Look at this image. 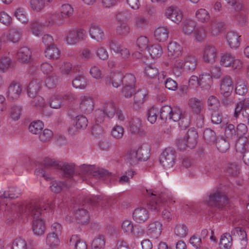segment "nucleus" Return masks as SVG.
<instances>
[{
	"mask_svg": "<svg viewBox=\"0 0 249 249\" xmlns=\"http://www.w3.org/2000/svg\"><path fill=\"white\" fill-rule=\"evenodd\" d=\"M19 210L25 215H30L33 218V230L35 234L41 235L44 233L45 224L40 217L42 209L35 202L26 203L21 205Z\"/></svg>",
	"mask_w": 249,
	"mask_h": 249,
	"instance_id": "nucleus-1",
	"label": "nucleus"
},
{
	"mask_svg": "<svg viewBox=\"0 0 249 249\" xmlns=\"http://www.w3.org/2000/svg\"><path fill=\"white\" fill-rule=\"evenodd\" d=\"M150 197H153L151 200L148 203V208L154 211L160 210V206L173 204L175 201L169 197L166 194L155 191V190H146Z\"/></svg>",
	"mask_w": 249,
	"mask_h": 249,
	"instance_id": "nucleus-2",
	"label": "nucleus"
},
{
	"mask_svg": "<svg viewBox=\"0 0 249 249\" xmlns=\"http://www.w3.org/2000/svg\"><path fill=\"white\" fill-rule=\"evenodd\" d=\"M81 176H92L95 178H101L108 183L112 178L111 173L102 168H96L94 166L83 164L80 167Z\"/></svg>",
	"mask_w": 249,
	"mask_h": 249,
	"instance_id": "nucleus-3",
	"label": "nucleus"
},
{
	"mask_svg": "<svg viewBox=\"0 0 249 249\" xmlns=\"http://www.w3.org/2000/svg\"><path fill=\"white\" fill-rule=\"evenodd\" d=\"M43 165L45 168L60 169L63 176L66 178L72 177L74 172V165L72 164L64 163L60 164L54 159H51L48 157L44 159Z\"/></svg>",
	"mask_w": 249,
	"mask_h": 249,
	"instance_id": "nucleus-4",
	"label": "nucleus"
},
{
	"mask_svg": "<svg viewBox=\"0 0 249 249\" xmlns=\"http://www.w3.org/2000/svg\"><path fill=\"white\" fill-rule=\"evenodd\" d=\"M228 203V198L226 194L218 190L211 193L207 201L209 206L216 208L219 210H222Z\"/></svg>",
	"mask_w": 249,
	"mask_h": 249,
	"instance_id": "nucleus-5",
	"label": "nucleus"
},
{
	"mask_svg": "<svg viewBox=\"0 0 249 249\" xmlns=\"http://www.w3.org/2000/svg\"><path fill=\"white\" fill-rule=\"evenodd\" d=\"M176 157L175 150L171 147H168L161 154L160 161L165 168H170L175 163Z\"/></svg>",
	"mask_w": 249,
	"mask_h": 249,
	"instance_id": "nucleus-6",
	"label": "nucleus"
},
{
	"mask_svg": "<svg viewBox=\"0 0 249 249\" xmlns=\"http://www.w3.org/2000/svg\"><path fill=\"white\" fill-rule=\"evenodd\" d=\"M240 114L247 118L249 124V98H246L235 105L233 116L237 118Z\"/></svg>",
	"mask_w": 249,
	"mask_h": 249,
	"instance_id": "nucleus-7",
	"label": "nucleus"
},
{
	"mask_svg": "<svg viewBox=\"0 0 249 249\" xmlns=\"http://www.w3.org/2000/svg\"><path fill=\"white\" fill-rule=\"evenodd\" d=\"M217 54V50L213 45L207 44L203 50V59L206 63H213L214 62Z\"/></svg>",
	"mask_w": 249,
	"mask_h": 249,
	"instance_id": "nucleus-8",
	"label": "nucleus"
},
{
	"mask_svg": "<svg viewBox=\"0 0 249 249\" xmlns=\"http://www.w3.org/2000/svg\"><path fill=\"white\" fill-rule=\"evenodd\" d=\"M129 131L132 134L140 136H144L146 134V132L142 125V121L138 118H133L130 121Z\"/></svg>",
	"mask_w": 249,
	"mask_h": 249,
	"instance_id": "nucleus-9",
	"label": "nucleus"
},
{
	"mask_svg": "<svg viewBox=\"0 0 249 249\" xmlns=\"http://www.w3.org/2000/svg\"><path fill=\"white\" fill-rule=\"evenodd\" d=\"M86 33L83 29L70 31L66 38V41L69 44H75L84 39Z\"/></svg>",
	"mask_w": 249,
	"mask_h": 249,
	"instance_id": "nucleus-10",
	"label": "nucleus"
},
{
	"mask_svg": "<svg viewBox=\"0 0 249 249\" xmlns=\"http://www.w3.org/2000/svg\"><path fill=\"white\" fill-rule=\"evenodd\" d=\"M21 88L20 84L15 81H13L8 87L7 91V97L10 101L17 100L21 93Z\"/></svg>",
	"mask_w": 249,
	"mask_h": 249,
	"instance_id": "nucleus-11",
	"label": "nucleus"
},
{
	"mask_svg": "<svg viewBox=\"0 0 249 249\" xmlns=\"http://www.w3.org/2000/svg\"><path fill=\"white\" fill-rule=\"evenodd\" d=\"M233 89V84L231 76L227 75L221 79L220 89L222 95L231 94Z\"/></svg>",
	"mask_w": 249,
	"mask_h": 249,
	"instance_id": "nucleus-12",
	"label": "nucleus"
},
{
	"mask_svg": "<svg viewBox=\"0 0 249 249\" xmlns=\"http://www.w3.org/2000/svg\"><path fill=\"white\" fill-rule=\"evenodd\" d=\"M18 60L22 64H28L31 60L32 53L29 48L23 47L19 49L17 53Z\"/></svg>",
	"mask_w": 249,
	"mask_h": 249,
	"instance_id": "nucleus-13",
	"label": "nucleus"
},
{
	"mask_svg": "<svg viewBox=\"0 0 249 249\" xmlns=\"http://www.w3.org/2000/svg\"><path fill=\"white\" fill-rule=\"evenodd\" d=\"M188 105L191 111L196 115L200 114L203 108L202 101L196 97L190 98L188 100Z\"/></svg>",
	"mask_w": 249,
	"mask_h": 249,
	"instance_id": "nucleus-14",
	"label": "nucleus"
},
{
	"mask_svg": "<svg viewBox=\"0 0 249 249\" xmlns=\"http://www.w3.org/2000/svg\"><path fill=\"white\" fill-rule=\"evenodd\" d=\"M90 205L97 208L103 209L108 206V202L107 198L100 196H93L87 200Z\"/></svg>",
	"mask_w": 249,
	"mask_h": 249,
	"instance_id": "nucleus-15",
	"label": "nucleus"
},
{
	"mask_svg": "<svg viewBox=\"0 0 249 249\" xmlns=\"http://www.w3.org/2000/svg\"><path fill=\"white\" fill-rule=\"evenodd\" d=\"M75 218L77 223L80 224L88 223L89 220V215L88 211L84 208H79L74 213Z\"/></svg>",
	"mask_w": 249,
	"mask_h": 249,
	"instance_id": "nucleus-16",
	"label": "nucleus"
},
{
	"mask_svg": "<svg viewBox=\"0 0 249 249\" xmlns=\"http://www.w3.org/2000/svg\"><path fill=\"white\" fill-rule=\"evenodd\" d=\"M94 103L92 98L89 96H84L81 98L80 105L81 110L85 113H89L93 110Z\"/></svg>",
	"mask_w": 249,
	"mask_h": 249,
	"instance_id": "nucleus-17",
	"label": "nucleus"
},
{
	"mask_svg": "<svg viewBox=\"0 0 249 249\" xmlns=\"http://www.w3.org/2000/svg\"><path fill=\"white\" fill-rule=\"evenodd\" d=\"M162 224L159 221L150 223L147 227V233L154 238H157L160 235Z\"/></svg>",
	"mask_w": 249,
	"mask_h": 249,
	"instance_id": "nucleus-18",
	"label": "nucleus"
},
{
	"mask_svg": "<svg viewBox=\"0 0 249 249\" xmlns=\"http://www.w3.org/2000/svg\"><path fill=\"white\" fill-rule=\"evenodd\" d=\"M89 33L91 38L97 41L102 40L104 37V32L102 28L94 23L91 24Z\"/></svg>",
	"mask_w": 249,
	"mask_h": 249,
	"instance_id": "nucleus-19",
	"label": "nucleus"
},
{
	"mask_svg": "<svg viewBox=\"0 0 249 249\" xmlns=\"http://www.w3.org/2000/svg\"><path fill=\"white\" fill-rule=\"evenodd\" d=\"M165 14L168 18L177 24L180 23L182 18L181 12L172 7H169L166 10Z\"/></svg>",
	"mask_w": 249,
	"mask_h": 249,
	"instance_id": "nucleus-20",
	"label": "nucleus"
},
{
	"mask_svg": "<svg viewBox=\"0 0 249 249\" xmlns=\"http://www.w3.org/2000/svg\"><path fill=\"white\" fill-rule=\"evenodd\" d=\"M147 95V91L143 89L135 92L134 94V107L137 109L139 108L145 101L146 96Z\"/></svg>",
	"mask_w": 249,
	"mask_h": 249,
	"instance_id": "nucleus-21",
	"label": "nucleus"
},
{
	"mask_svg": "<svg viewBox=\"0 0 249 249\" xmlns=\"http://www.w3.org/2000/svg\"><path fill=\"white\" fill-rule=\"evenodd\" d=\"M133 218L137 222H143L148 219L149 214L146 209L138 208L134 210Z\"/></svg>",
	"mask_w": 249,
	"mask_h": 249,
	"instance_id": "nucleus-22",
	"label": "nucleus"
},
{
	"mask_svg": "<svg viewBox=\"0 0 249 249\" xmlns=\"http://www.w3.org/2000/svg\"><path fill=\"white\" fill-rule=\"evenodd\" d=\"M224 27V22L215 20H212L209 27V33L212 36H217L222 32Z\"/></svg>",
	"mask_w": 249,
	"mask_h": 249,
	"instance_id": "nucleus-23",
	"label": "nucleus"
},
{
	"mask_svg": "<svg viewBox=\"0 0 249 249\" xmlns=\"http://www.w3.org/2000/svg\"><path fill=\"white\" fill-rule=\"evenodd\" d=\"M184 137L188 143L189 148L192 149L196 146L198 136L194 129H189Z\"/></svg>",
	"mask_w": 249,
	"mask_h": 249,
	"instance_id": "nucleus-24",
	"label": "nucleus"
},
{
	"mask_svg": "<svg viewBox=\"0 0 249 249\" xmlns=\"http://www.w3.org/2000/svg\"><path fill=\"white\" fill-rule=\"evenodd\" d=\"M240 37L234 31L228 32L226 35V39L231 48H237L240 45Z\"/></svg>",
	"mask_w": 249,
	"mask_h": 249,
	"instance_id": "nucleus-25",
	"label": "nucleus"
},
{
	"mask_svg": "<svg viewBox=\"0 0 249 249\" xmlns=\"http://www.w3.org/2000/svg\"><path fill=\"white\" fill-rule=\"evenodd\" d=\"M53 0H30V6L34 11H42L49 3Z\"/></svg>",
	"mask_w": 249,
	"mask_h": 249,
	"instance_id": "nucleus-26",
	"label": "nucleus"
},
{
	"mask_svg": "<svg viewBox=\"0 0 249 249\" xmlns=\"http://www.w3.org/2000/svg\"><path fill=\"white\" fill-rule=\"evenodd\" d=\"M41 83V81L37 79L33 80L30 83L27 89L29 96L33 98L36 96L40 89Z\"/></svg>",
	"mask_w": 249,
	"mask_h": 249,
	"instance_id": "nucleus-27",
	"label": "nucleus"
},
{
	"mask_svg": "<svg viewBox=\"0 0 249 249\" xmlns=\"http://www.w3.org/2000/svg\"><path fill=\"white\" fill-rule=\"evenodd\" d=\"M106 83L118 88L121 84H123V76L120 73H114L110 77L107 78Z\"/></svg>",
	"mask_w": 249,
	"mask_h": 249,
	"instance_id": "nucleus-28",
	"label": "nucleus"
},
{
	"mask_svg": "<svg viewBox=\"0 0 249 249\" xmlns=\"http://www.w3.org/2000/svg\"><path fill=\"white\" fill-rule=\"evenodd\" d=\"M169 56L178 57L181 55L182 51V47L176 42H170L168 45Z\"/></svg>",
	"mask_w": 249,
	"mask_h": 249,
	"instance_id": "nucleus-29",
	"label": "nucleus"
},
{
	"mask_svg": "<svg viewBox=\"0 0 249 249\" xmlns=\"http://www.w3.org/2000/svg\"><path fill=\"white\" fill-rule=\"evenodd\" d=\"M203 139L205 142L210 145L214 144L217 140L215 132L210 128H206L204 131Z\"/></svg>",
	"mask_w": 249,
	"mask_h": 249,
	"instance_id": "nucleus-30",
	"label": "nucleus"
},
{
	"mask_svg": "<svg viewBox=\"0 0 249 249\" xmlns=\"http://www.w3.org/2000/svg\"><path fill=\"white\" fill-rule=\"evenodd\" d=\"M45 56L50 59L54 60L59 58L60 54V51L57 48L56 45L46 48L45 52Z\"/></svg>",
	"mask_w": 249,
	"mask_h": 249,
	"instance_id": "nucleus-31",
	"label": "nucleus"
},
{
	"mask_svg": "<svg viewBox=\"0 0 249 249\" xmlns=\"http://www.w3.org/2000/svg\"><path fill=\"white\" fill-rule=\"evenodd\" d=\"M235 92L239 95H244L247 93V82L245 79L238 78L236 83Z\"/></svg>",
	"mask_w": 249,
	"mask_h": 249,
	"instance_id": "nucleus-32",
	"label": "nucleus"
},
{
	"mask_svg": "<svg viewBox=\"0 0 249 249\" xmlns=\"http://www.w3.org/2000/svg\"><path fill=\"white\" fill-rule=\"evenodd\" d=\"M212 84L213 80L212 78L210 76V74L200 75L199 86L202 89L207 90L210 89Z\"/></svg>",
	"mask_w": 249,
	"mask_h": 249,
	"instance_id": "nucleus-33",
	"label": "nucleus"
},
{
	"mask_svg": "<svg viewBox=\"0 0 249 249\" xmlns=\"http://www.w3.org/2000/svg\"><path fill=\"white\" fill-rule=\"evenodd\" d=\"M232 245V238L229 233H225L221 236L219 245L222 249H229Z\"/></svg>",
	"mask_w": 249,
	"mask_h": 249,
	"instance_id": "nucleus-34",
	"label": "nucleus"
},
{
	"mask_svg": "<svg viewBox=\"0 0 249 249\" xmlns=\"http://www.w3.org/2000/svg\"><path fill=\"white\" fill-rule=\"evenodd\" d=\"M22 31L19 28H13L10 29L7 34V38L8 40L16 43L18 42L21 36Z\"/></svg>",
	"mask_w": 249,
	"mask_h": 249,
	"instance_id": "nucleus-35",
	"label": "nucleus"
},
{
	"mask_svg": "<svg viewBox=\"0 0 249 249\" xmlns=\"http://www.w3.org/2000/svg\"><path fill=\"white\" fill-rule=\"evenodd\" d=\"M169 31L165 27H159L154 32V36L156 40L160 42H163L167 40L168 37Z\"/></svg>",
	"mask_w": 249,
	"mask_h": 249,
	"instance_id": "nucleus-36",
	"label": "nucleus"
},
{
	"mask_svg": "<svg viewBox=\"0 0 249 249\" xmlns=\"http://www.w3.org/2000/svg\"><path fill=\"white\" fill-rule=\"evenodd\" d=\"M197 65V59L195 56L188 55L184 60V66L191 71L195 70Z\"/></svg>",
	"mask_w": 249,
	"mask_h": 249,
	"instance_id": "nucleus-37",
	"label": "nucleus"
},
{
	"mask_svg": "<svg viewBox=\"0 0 249 249\" xmlns=\"http://www.w3.org/2000/svg\"><path fill=\"white\" fill-rule=\"evenodd\" d=\"M147 51L151 57L153 59L160 57L162 54V48L159 44H154L149 46Z\"/></svg>",
	"mask_w": 249,
	"mask_h": 249,
	"instance_id": "nucleus-38",
	"label": "nucleus"
},
{
	"mask_svg": "<svg viewBox=\"0 0 249 249\" xmlns=\"http://www.w3.org/2000/svg\"><path fill=\"white\" fill-rule=\"evenodd\" d=\"M105 238L103 235H99L92 241V249H104L105 247Z\"/></svg>",
	"mask_w": 249,
	"mask_h": 249,
	"instance_id": "nucleus-39",
	"label": "nucleus"
},
{
	"mask_svg": "<svg viewBox=\"0 0 249 249\" xmlns=\"http://www.w3.org/2000/svg\"><path fill=\"white\" fill-rule=\"evenodd\" d=\"M69 186L64 181H53L50 188L51 191L55 193H59L62 190L67 189Z\"/></svg>",
	"mask_w": 249,
	"mask_h": 249,
	"instance_id": "nucleus-40",
	"label": "nucleus"
},
{
	"mask_svg": "<svg viewBox=\"0 0 249 249\" xmlns=\"http://www.w3.org/2000/svg\"><path fill=\"white\" fill-rule=\"evenodd\" d=\"M43 124L40 121H36L32 122L28 127L29 131L33 134H39L43 128Z\"/></svg>",
	"mask_w": 249,
	"mask_h": 249,
	"instance_id": "nucleus-41",
	"label": "nucleus"
},
{
	"mask_svg": "<svg viewBox=\"0 0 249 249\" xmlns=\"http://www.w3.org/2000/svg\"><path fill=\"white\" fill-rule=\"evenodd\" d=\"M136 151L140 161H146L150 157L149 149L146 146H141Z\"/></svg>",
	"mask_w": 249,
	"mask_h": 249,
	"instance_id": "nucleus-42",
	"label": "nucleus"
},
{
	"mask_svg": "<svg viewBox=\"0 0 249 249\" xmlns=\"http://www.w3.org/2000/svg\"><path fill=\"white\" fill-rule=\"evenodd\" d=\"M182 26L184 34L189 35L194 31L196 28V23L192 20L188 19L183 22Z\"/></svg>",
	"mask_w": 249,
	"mask_h": 249,
	"instance_id": "nucleus-43",
	"label": "nucleus"
},
{
	"mask_svg": "<svg viewBox=\"0 0 249 249\" xmlns=\"http://www.w3.org/2000/svg\"><path fill=\"white\" fill-rule=\"evenodd\" d=\"M217 149L222 153L226 152L230 148L229 142L225 138H220L216 142Z\"/></svg>",
	"mask_w": 249,
	"mask_h": 249,
	"instance_id": "nucleus-44",
	"label": "nucleus"
},
{
	"mask_svg": "<svg viewBox=\"0 0 249 249\" xmlns=\"http://www.w3.org/2000/svg\"><path fill=\"white\" fill-rule=\"evenodd\" d=\"M234 56L231 53H225L221 56L220 64L224 67H230L234 60Z\"/></svg>",
	"mask_w": 249,
	"mask_h": 249,
	"instance_id": "nucleus-45",
	"label": "nucleus"
},
{
	"mask_svg": "<svg viewBox=\"0 0 249 249\" xmlns=\"http://www.w3.org/2000/svg\"><path fill=\"white\" fill-rule=\"evenodd\" d=\"M173 108L170 106H164L160 109V118L163 121L170 119Z\"/></svg>",
	"mask_w": 249,
	"mask_h": 249,
	"instance_id": "nucleus-46",
	"label": "nucleus"
},
{
	"mask_svg": "<svg viewBox=\"0 0 249 249\" xmlns=\"http://www.w3.org/2000/svg\"><path fill=\"white\" fill-rule=\"evenodd\" d=\"M196 16L198 20L202 22H207L210 17L209 12L203 8L198 9L196 12Z\"/></svg>",
	"mask_w": 249,
	"mask_h": 249,
	"instance_id": "nucleus-47",
	"label": "nucleus"
},
{
	"mask_svg": "<svg viewBox=\"0 0 249 249\" xmlns=\"http://www.w3.org/2000/svg\"><path fill=\"white\" fill-rule=\"evenodd\" d=\"M61 15L63 18H67L71 16L73 13V9L69 4H64L60 9Z\"/></svg>",
	"mask_w": 249,
	"mask_h": 249,
	"instance_id": "nucleus-48",
	"label": "nucleus"
},
{
	"mask_svg": "<svg viewBox=\"0 0 249 249\" xmlns=\"http://www.w3.org/2000/svg\"><path fill=\"white\" fill-rule=\"evenodd\" d=\"M136 78L131 73H127L123 77V86L135 87Z\"/></svg>",
	"mask_w": 249,
	"mask_h": 249,
	"instance_id": "nucleus-49",
	"label": "nucleus"
},
{
	"mask_svg": "<svg viewBox=\"0 0 249 249\" xmlns=\"http://www.w3.org/2000/svg\"><path fill=\"white\" fill-rule=\"evenodd\" d=\"M88 119L84 115H79L76 117L75 126L77 129L86 128L88 125Z\"/></svg>",
	"mask_w": 249,
	"mask_h": 249,
	"instance_id": "nucleus-50",
	"label": "nucleus"
},
{
	"mask_svg": "<svg viewBox=\"0 0 249 249\" xmlns=\"http://www.w3.org/2000/svg\"><path fill=\"white\" fill-rule=\"evenodd\" d=\"M248 128L247 126L242 123L238 124L236 128V136L238 138H243L247 134Z\"/></svg>",
	"mask_w": 249,
	"mask_h": 249,
	"instance_id": "nucleus-51",
	"label": "nucleus"
},
{
	"mask_svg": "<svg viewBox=\"0 0 249 249\" xmlns=\"http://www.w3.org/2000/svg\"><path fill=\"white\" fill-rule=\"evenodd\" d=\"M22 108L19 106L13 105L10 108V115L11 118L15 121L18 120L21 115Z\"/></svg>",
	"mask_w": 249,
	"mask_h": 249,
	"instance_id": "nucleus-52",
	"label": "nucleus"
},
{
	"mask_svg": "<svg viewBox=\"0 0 249 249\" xmlns=\"http://www.w3.org/2000/svg\"><path fill=\"white\" fill-rule=\"evenodd\" d=\"M175 232L178 236L183 238L188 234V228L184 224L177 225L175 229Z\"/></svg>",
	"mask_w": 249,
	"mask_h": 249,
	"instance_id": "nucleus-53",
	"label": "nucleus"
},
{
	"mask_svg": "<svg viewBox=\"0 0 249 249\" xmlns=\"http://www.w3.org/2000/svg\"><path fill=\"white\" fill-rule=\"evenodd\" d=\"M54 233H49L48 234L46 238L47 243L50 246V247L56 246L59 243V239L58 236Z\"/></svg>",
	"mask_w": 249,
	"mask_h": 249,
	"instance_id": "nucleus-54",
	"label": "nucleus"
},
{
	"mask_svg": "<svg viewBox=\"0 0 249 249\" xmlns=\"http://www.w3.org/2000/svg\"><path fill=\"white\" fill-rule=\"evenodd\" d=\"M104 111L108 118H112L115 114L116 107L112 103H108L105 104Z\"/></svg>",
	"mask_w": 249,
	"mask_h": 249,
	"instance_id": "nucleus-55",
	"label": "nucleus"
},
{
	"mask_svg": "<svg viewBox=\"0 0 249 249\" xmlns=\"http://www.w3.org/2000/svg\"><path fill=\"white\" fill-rule=\"evenodd\" d=\"M148 39L144 36H141L137 40V45L141 51H144L148 49Z\"/></svg>",
	"mask_w": 249,
	"mask_h": 249,
	"instance_id": "nucleus-56",
	"label": "nucleus"
},
{
	"mask_svg": "<svg viewBox=\"0 0 249 249\" xmlns=\"http://www.w3.org/2000/svg\"><path fill=\"white\" fill-rule=\"evenodd\" d=\"M126 158L131 165L136 164L140 161L136 150L129 151L126 155Z\"/></svg>",
	"mask_w": 249,
	"mask_h": 249,
	"instance_id": "nucleus-57",
	"label": "nucleus"
},
{
	"mask_svg": "<svg viewBox=\"0 0 249 249\" xmlns=\"http://www.w3.org/2000/svg\"><path fill=\"white\" fill-rule=\"evenodd\" d=\"M58 81V77L53 74L51 76H48L46 80V85L49 89L55 88Z\"/></svg>",
	"mask_w": 249,
	"mask_h": 249,
	"instance_id": "nucleus-58",
	"label": "nucleus"
},
{
	"mask_svg": "<svg viewBox=\"0 0 249 249\" xmlns=\"http://www.w3.org/2000/svg\"><path fill=\"white\" fill-rule=\"evenodd\" d=\"M62 99L60 96L54 95L50 100V106L52 108L57 109L61 107Z\"/></svg>",
	"mask_w": 249,
	"mask_h": 249,
	"instance_id": "nucleus-59",
	"label": "nucleus"
},
{
	"mask_svg": "<svg viewBox=\"0 0 249 249\" xmlns=\"http://www.w3.org/2000/svg\"><path fill=\"white\" fill-rule=\"evenodd\" d=\"M14 16L22 23H26L28 22L26 13L23 9L21 8H18L16 10L14 13Z\"/></svg>",
	"mask_w": 249,
	"mask_h": 249,
	"instance_id": "nucleus-60",
	"label": "nucleus"
},
{
	"mask_svg": "<svg viewBox=\"0 0 249 249\" xmlns=\"http://www.w3.org/2000/svg\"><path fill=\"white\" fill-rule=\"evenodd\" d=\"M208 106L213 110L218 109L220 107V102L218 99L214 96H210L207 101Z\"/></svg>",
	"mask_w": 249,
	"mask_h": 249,
	"instance_id": "nucleus-61",
	"label": "nucleus"
},
{
	"mask_svg": "<svg viewBox=\"0 0 249 249\" xmlns=\"http://www.w3.org/2000/svg\"><path fill=\"white\" fill-rule=\"evenodd\" d=\"M158 110L154 107H151L147 112V120L151 124L156 122L158 117Z\"/></svg>",
	"mask_w": 249,
	"mask_h": 249,
	"instance_id": "nucleus-62",
	"label": "nucleus"
},
{
	"mask_svg": "<svg viewBox=\"0 0 249 249\" xmlns=\"http://www.w3.org/2000/svg\"><path fill=\"white\" fill-rule=\"evenodd\" d=\"M158 72V69L152 65H149L145 68V74L150 78H153L156 77Z\"/></svg>",
	"mask_w": 249,
	"mask_h": 249,
	"instance_id": "nucleus-63",
	"label": "nucleus"
},
{
	"mask_svg": "<svg viewBox=\"0 0 249 249\" xmlns=\"http://www.w3.org/2000/svg\"><path fill=\"white\" fill-rule=\"evenodd\" d=\"M12 249H27L26 242L20 238H17L13 243Z\"/></svg>",
	"mask_w": 249,
	"mask_h": 249,
	"instance_id": "nucleus-64",
	"label": "nucleus"
}]
</instances>
